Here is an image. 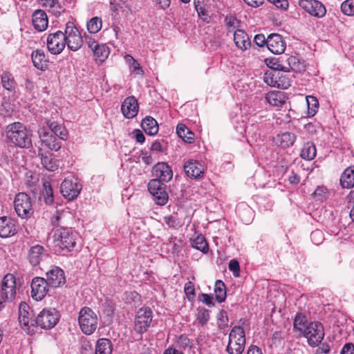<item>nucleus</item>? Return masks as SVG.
Segmentation results:
<instances>
[{
  "label": "nucleus",
  "mask_w": 354,
  "mask_h": 354,
  "mask_svg": "<svg viewBox=\"0 0 354 354\" xmlns=\"http://www.w3.org/2000/svg\"><path fill=\"white\" fill-rule=\"evenodd\" d=\"M6 133L7 138L17 147L29 148L32 145L31 131L20 122L8 124Z\"/></svg>",
  "instance_id": "obj_1"
},
{
  "label": "nucleus",
  "mask_w": 354,
  "mask_h": 354,
  "mask_svg": "<svg viewBox=\"0 0 354 354\" xmlns=\"http://www.w3.org/2000/svg\"><path fill=\"white\" fill-rule=\"evenodd\" d=\"M53 246L61 250L71 251L76 244V234L66 227L56 229L51 236Z\"/></svg>",
  "instance_id": "obj_2"
},
{
  "label": "nucleus",
  "mask_w": 354,
  "mask_h": 354,
  "mask_svg": "<svg viewBox=\"0 0 354 354\" xmlns=\"http://www.w3.org/2000/svg\"><path fill=\"white\" fill-rule=\"evenodd\" d=\"M245 346V335L241 326H234L229 334V341L226 347L228 354H242Z\"/></svg>",
  "instance_id": "obj_3"
},
{
  "label": "nucleus",
  "mask_w": 354,
  "mask_h": 354,
  "mask_svg": "<svg viewBox=\"0 0 354 354\" xmlns=\"http://www.w3.org/2000/svg\"><path fill=\"white\" fill-rule=\"evenodd\" d=\"M78 323L83 333L87 335H91L97 327V316L90 308L84 307L79 313Z\"/></svg>",
  "instance_id": "obj_4"
},
{
  "label": "nucleus",
  "mask_w": 354,
  "mask_h": 354,
  "mask_svg": "<svg viewBox=\"0 0 354 354\" xmlns=\"http://www.w3.org/2000/svg\"><path fill=\"white\" fill-rule=\"evenodd\" d=\"M14 206L17 214L23 218L30 217L33 213L31 198L24 192L16 195Z\"/></svg>",
  "instance_id": "obj_5"
},
{
  "label": "nucleus",
  "mask_w": 354,
  "mask_h": 354,
  "mask_svg": "<svg viewBox=\"0 0 354 354\" xmlns=\"http://www.w3.org/2000/svg\"><path fill=\"white\" fill-rule=\"evenodd\" d=\"M59 319V315L56 309H44L37 316L35 324L44 329H50L57 324Z\"/></svg>",
  "instance_id": "obj_6"
},
{
  "label": "nucleus",
  "mask_w": 354,
  "mask_h": 354,
  "mask_svg": "<svg viewBox=\"0 0 354 354\" xmlns=\"http://www.w3.org/2000/svg\"><path fill=\"white\" fill-rule=\"evenodd\" d=\"M64 33L66 45L70 50L76 51L82 46V35L73 22L69 21L66 24Z\"/></svg>",
  "instance_id": "obj_7"
},
{
  "label": "nucleus",
  "mask_w": 354,
  "mask_h": 354,
  "mask_svg": "<svg viewBox=\"0 0 354 354\" xmlns=\"http://www.w3.org/2000/svg\"><path fill=\"white\" fill-rule=\"evenodd\" d=\"M165 189V183L158 179H152L148 183V190L154 197L156 203L159 205H165L168 201V194Z\"/></svg>",
  "instance_id": "obj_8"
},
{
  "label": "nucleus",
  "mask_w": 354,
  "mask_h": 354,
  "mask_svg": "<svg viewBox=\"0 0 354 354\" xmlns=\"http://www.w3.org/2000/svg\"><path fill=\"white\" fill-rule=\"evenodd\" d=\"M304 335L310 346H317L324 339V327L320 322H310L306 328Z\"/></svg>",
  "instance_id": "obj_9"
},
{
  "label": "nucleus",
  "mask_w": 354,
  "mask_h": 354,
  "mask_svg": "<svg viewBox=\"0 0 354 354\" xmlns=\"http://www.w3.org/2000/svg\"><path fill=\"white\" fill-rule=\"evenodd\" d=\"M66 45L64 32L58 30L50 33L47 37V48L53 55L61 53Z\"/></svg>",
  "instance_id": "obj_10"
},
{
  "label": "nucleus",
  "mask_w": 354,
  "mask_h": 354,
  "mask_svg": "<svg viewBox=\"0 0 354 354\" xmlns=\"http://www.w3.org/2000/svg\"><path fill=\"white\" fill-rule=\"evenodd\" d=\"M152 321V311L150 308L145 307L138 310L135 319V330L138 333L147 330Z\"/></svg>",
  "instance_id": "obj_11"
},
{
  "label": "nucleus",
  "mask_w": 354,
  "mask_h": 354,
  "mask_svg": "<svg viewBox=\"0 0 354 354\" xmlns=\"http://www.w3.org/2000/svg\"><path fill=\"white\" fill-rule=\"evenodd\" d=\"M299 6L311 16L322 18L326 15L324 5L317 0H299Z\"/></svg>",
  "instance_id": "obj_12"
},
{
  "label": "nucleus",
  "mask_w": 354,
  "mask_h": 354,
  "mask_svg": "<svg viewBox=\"0 0 354 354\" xmlns=\"http://www.w3.org/2000/svg\"><path fill=\"white\" fill-rule=\"evenodd\" d=\"M33 312L25 302H21L19 306V322L24 330H30L35 326V319H33Z\"/></svg>",
  "instance_id": "obj_13"
},
{
  "label": "nucleus",
  "mask_w": 354,
  "mask_h": 354,
  "mask_svg": "<svg viewBox=\"0 0 354 354\" xmlns=\"http://www.w3.org/2000/svg\"><path fill=\"white\" fill-rule=\"evenodd\" d=\"M48 282L42 277H35L31 282V296L36 301L41 300L48 291Z\"/></svg>",
  "instance_id": "obj_14"
},
{
  "label": "nucleus",
  "mask_w": 354,
  "mask_h": 354,
  "mask_svg": "<svg viewBox=\"0 0 354 354\" xmlns=\"http://www.w3.org/2000/svg\"><path fill=\"white\" fill-rule=\"evenodd\" d=\"M8 301L13 300L16 295V279L12 274H7L1 282V294Z\"/></svg>",
  "instance_id": "obj_15"
},
{
  "label": "nucleus",
  "mask_w": 354,
  "mask_h": 354,
  "mask_svg": "<svg viewBox=\"0 0 354 354\" xmlns=\"http://www.w3.org/2000/svg\"><path fill=\"white\" fill-rule=\"evenodd\" d=\"M82 189V185L72 180L65 179L61 184L60 192L68 200L76 198Z\"/></svg>",
  "instance_id": "obj_16"
},
{
  "label": "nucleus",
  "mask_w": 354,
  "mask_h": 354,
  "mask_svg": "<svg viewBox=\"0 0 354 354\" xmlns=\"http://www.w3.org/2000/svg\"><path fill=\"white\" fill-rule=\"evenodd\" d=\"M48 257L47 250L41 245H35L30 248L28 252V259L32 266H36L41 261Z\"/></svg>",
  "instance_id": "obj_17"
},
{
  "label": "nucleus",
  "mask_w": 354,
  "mask_h": 354,
  "mask_svg": "<svg viewBox=\"0 0 354 354\" xmlns=\"http://www.w3.org/2000/svg\"><path fill=\"white\" fill-rule=\"evenodd\" d=\"M153 175L160 182L167 183L173 176L171 167L165 162H158L153 167Z\"/></svg>",
  "instance_id": "obj_18"
},
{
  "label": "nucleus",
  "mask_w": 354,
  "mask_h": 354,
  "mask_svg": "<svg viewBox=\"0 0 354 354\" xmlns=\"http://www.w3.org/2000/svg\"><path fill=\"white\" fill-rule=\"evenodd\" d=\"M39 138L41 142L50 150L57 151L62 147V140L50 132L44 130L39 131Z\"/></svg>",
  "instance_id": "obj_19"
},
{
  "label": "nucleus",
  "mask_w": 354,
  "mask_h": 354,
  "mask_svg": "<svg viewBox=\"0 0 354 354\" xmlns=\"http://www.w3.org/2000/svg\"><path fill=\"white\" fill-rule=\"evenodd\" d=\"M268 50L274 54H281L286 49V44L279 34L270 35L266 40Z\"/></svg>",
  "instance_id": "obj_20"
},
{
  "label": "nucleus",
  "mask_w": 354,
  "mask_h": 354,
  "mask_svg": "<svg viewBox=\"0 0 354 354\" xmlns=\"http://www.w3.org/2000/svg\"><path fill=\"white\" fill-rule=\"evenodd\" d=\"M138 103L134 96L127 97L122 104L121 111L123 115L129 119L133 118L138 113Z\"/></svg>",
  "instance_id": "obj_21"
},
{
  "label": "nucleus",
  "mask_w": 354,
  "mask_h": 354,
  "mask_svg": "<svg viewBox=\"0 0 354 354\" xmlns=\"http://www.w3.org/2000/svg\"><path fill=\"white\" fill-rule=\"evenodd\" d=\"M17 232L16 222L7 216L0 217V236L8 237L15 235Z\"/></svg>",
  "instance_id": "obj_22"
},
{
  "label": "nucleus",
  "mask_w": 354,
  "mask_h": 354,
  "mask_svg": "<svg viewBox=\"0 0 354 354\" xmlns=\"http://www.w3.org/2000/svg\"><path fill=\"white\" fill-rule=\"evenodd\" d=\"M186 175L192 178L197 179L203 176V166L197 160H189L184 165Z\"/></svg>",
  "instance_id": "obj_23"
},
{
  "label": "nucleus",
  "mask_w": 354,
  "mask_h": 354,
  "mask_svg": "<svg viewBox=\"0 0 354 354\" xmlns=\"http://www.w3.org/2000/svg\"><path fill=\"white\" fill-rule=\"evenodd\" d=\"M47 281L53 287H58L65 283L64 271L58 268L54 267L46 272Z\"/></svg>",
  "instance_id": "obj_24"
},
{
  "label": "nucleus",
  "mask_w": 354,
  "mask_h": 354,
  "mask_svg": "<svg viewBox=\"0 0 354 354\" xmlns=\"http://www.w3.org/2000/svg\"><path fill=\"white\" fill-rule=\"evenodd\" d=\"M296 138L297 136L295 133L286 131L277 134L273 140L277 146L286 149L293 146Z\"/></svg>",
  "instance_id": "obj_25"
},
{
  "label": "nucleus",
  "mask_w": 354,
  "mask_h": 354,
  "mask_svg": "<svg viewBox=\"0 0 354 354\" xmlns=\"http://www.w3.org/2000/svg\"><path fill=\"white\" fill-rule=\"evenodd\" d=\"M48 18L46 12L41 10L35 11L32 15V24L38 31H44L48 27Z\"/></svg>",
  "instance_id": "obj_26"
},
{
  "label": "nucleus",
  "mask_w": 354,
  "mask_h": 354,
  "mask_svg": "<svg viewBox=\"0 0 354 354\" xmlns=\"http://www.w3.org/2000/svg\"><path fill=\"white\" fill-rule=\"evenodd\" d=\"M46 124L50 129L51 133L59 138V140H67L68 137V132L63 124H59L55 121H48Z\"/></svg>",
  "instance_id": "obj_27"
},
{
  "label": "nucleus",
  "mask_w": 354,
  "mask_h": 354,
  "mask_svg": "<svg viewBox=\"0 0 354 354\" xmlns=\"http://www.w3.org/2000/svg\"><path fill=\"white\" fill-rule=\"evenodd\" d=\"M234 41L237 48L241 50L248 48L250 45V39L246 32L242 30H236L234 33Z\"/></svg>",
  "instance_id": "obj_28"
},
{
  "label": "nucleus",
  "mask_w": 354,
  "mask_h": 354,
  "mask_svg": "<svg viewBox=\"0 0 354 354\" xmlns=\"http://www.w3.org/2000/svg\"><path fill=\"white\" fill-rule=\"evenodd\" d=\"M32 61L35 67L45 71L48 66V59L42 50L37 49L32 53Z\"/></svg>",
  "instance_id": "obj_29"
},
{
  "label": "nucleus",
  "mask_w": 354,
  "mask_h": 354,
  "mask_svg": "<svg viewBox=\"0 0 354 354\" xmlns=\"http://www.w3.org/2000/svg\"><path fill=\"white\" fill-rule=\"evenodd\" d=\"M266 100L270 104L280 107L286 102V96L282 91H274L266 94Z\"/></svg>",
  "instance_id": "obj_30"
},
{
  "label": "nucleus",
  "mask_w": 354,
  "mask_h": 354,
  "mask_svg": "<svg viewBox=\"0 0 354 354\" xmlns=\"http://www.w3.org/2000/svg\"><path fill=\"white\" fill-rule=\"evenodd\" d=\"M340 184L343 188L350 189L354 187V166L344 171L340 178Z\"/></svg>",
  "instance_id": "obj_31"
},
{
  "label": "nucleus",
  "mask_w": 354,
  "mask_h": 354,
  "mask_svg": "<svg viewBox=\"0 0 354 354\" xmlns=\"http://www.w3.org/2000/svg\"><path fill=\"white\" fill-rule=\"evenodd\" d=\"M141 127L145 132L150 136L157 134L158 131V125L155 119L151 116H147L141 123Z\"/></svg>",
  "instance_id": "obj_32"
},
{
  "label": "nucleus",
  "mask_w": 354,
  "mask_h": 354,
  "mask_svg": "<svg viewBox=\"0 0 354 354\" xmlns=\"http://www.w3.org/2000/svg\"><path fill=\"white\" fill-rule=\"evenodd\" d=\"M93 53L95 62L99 64L104 62L109 55V49L105 44H100L95 46Z\"/></svg>",
  "instance_id": "obj_33"
},
{
  "label": "nucleus",
  "mask_w": 354,
  "mask_h": 354,
  "mask_svg": "<svg viewBox=\"0 0 354 354\" xmlns=\"http://www.w3.org/2000/svg\"><path fill=\"white\" fill-rule=\"evenodd\" d=\"M112 344L106 338H101L97 340L95 354H111Z\"/></svg>",
  "instance_id": "obj_34"
},
{
  "label": "nucleus",
  "mask_w": 354,
  "mask_h": 354,
  "mask_svg": "<svg viewBox=\"0 0 354 354\" xmlns=\"http://www.w3.org/2000/svg\"><path fill=\"white\" fill-rule=\"evenodd\" d=\"M41 156V162L43 167L48 171H55L59 167L57 160L52 157L51 155L39 153Z\"/></svg>",
  "instance_id": "obj_35"
},
{
  "label": "nucleus",
  "mask_w": 354,
  "mask_h": 354,
  "mask_svg": "<svg viewBox=\"0 0 354 354\" xmlns=\"http://www.w3.org/2000/svg\"><path fill=\"white\" fill-rule=\"evenodd\" d=\"M316 156V147L313 142H308L303 145L300 156L305 160H313Z\"/></svg>",
  "instance_id": "obj_36"
},
{
  "label": "nucleus",
  "mask_w": 354,
  "mask_h": 354,
  "mask_svg": "<svg viewBox=\"0 0 354 354\" xmlns=\"http://www.w3.org/2000/svg\"><path fill=\"white\" fill-rule=\"evenodd\" d=\"M176 133L185 142L191 143L194 140V133L183 124L177 125Z\"/></svg>",
  "instance_id": "obj_37"
},
{
  "label": "nucleus",
  "mask_w": 354,
  "mask_h": 354,
  "mask_svg": "<svg viewBox=\"0 0 354 354\" xmlns=\"http://www.w3.org/2000/svg\"><path fill=\"white\" fill-rule=\"evenodd\" d=\"M214 294L216 300L221 303L226 298V288L225 283L221 280H216L214 284Z\"/></svg>",
  "instance_id": "obj_38"
},
{
  "label": "nucleus",
  "mask_w": 354,
  "mask_h": 354,
  "mask_svg": "<svg viewBox=\"0 0 354 354\" xmlns=\"http://www.w3.org/2000/svg\"><path fill=\"white\" fill-rule=\"evenodd\" d=\"M42 196L46 205H52L54 202L53 192L50 182L43 183Z\"/></svg>",
  "instance_id": "obj_39"
},
{
  "label": "nucleus",
  "mask_w": 354,
  "mask_h": 354,
  "mask_svg": "<svg viewBox=\"0 0 354 354\" xmlns=\"http://www.w3.org/2000/svg\"><path fill=\"white\" fill-rule=\"evenodd\" d=\"M264 82L269 86L281 88L282 89H286L290 86V82L289 81H286L283 83L278 82L276 78L274 79L273 76H271V74L268 73L265 74Z\"/></svg>",
  "instance_id": "obj_40"
},
{
  "label": "nucleus",
  "mask_w": 354,
  "mask_h": 354,
  "mask_svg": "<svg viewBox=\"0 0 354 354\" xmlns=\"http://www.w3.org/2000/svg\"><path fill=\"white\" fill-rule=\"evenodd\" d=\"M306 102L308 105V115L310 117L314 116L318 110V100L316 97L309 95L306 97Z\"/></svg>",
  "instance_id": "obj_41"
},
{
  "label": "nucleus",
  "mask_w": 354,
  "mask_h": 354,
  "mask_svg": "<svg viewBox=\"0 0 354 354\" xmlns=\"http://www.w3.org/2000/svg\"><path fill=\"white\" fill-rule=\"evenodd\" d=\"M306 323L307 320L306 317L301 314H298L294 320V328L304 334L308 326L306 325Z\"/></svg>",
  "instance_id": "obj_42"
},
{
  "label": "nucleus",
  "mask_w": 354,
  "mask_h": 354,
  "mask_svg": "<svg viewBox=\"0 0 354 354\" xmlns=\"http://www.w3.org/2000/svg\"><path fill=\"white\" fill-rule=\"evenodd\" d=\"M176 348L178 349H190L192 346V341L185 335H180L175 342Z\"/></svg>",
  "instance_id": "obj_43"
},
{
  "label": "nucleus",
  "mask_w": 354,
  "mask_h": 354,
  "mask_svg": "<svg viewBox=\"0 0 354 354\" xmlns=\"http://www.w3.org/2000/svg\"><path fill=\"white\" fill-rule=\"evenodd\" d=\"M192 246L204 253L208 251V244L203 236H198L194 239L192 241Z\"/></svg>",
  "instance_id": "obj_44"
},
{
  "label": "nucleus",
  "mask_w": 354,
  "mask_h": 354,
  "mask_svg": "<svg viewBox=\"0 0 354 354\" xmlns=\"http://www.w3.org/2000/svg\"><path fill=\"white\" fill-rule=\"evenodd\" d=\"M102 28V20L97 17H93L87 23V29L90 33H96Z\"/></svg>",
  "instance_id": "obj_45"
},
{
  "label": "nucleus",
  "mask_w": 354,
  "mask_h": 354,
  "mask_svg": "<svg viewBox=\"0 0 354 354\" xmlns=\"http://www.w3.org/2000/svg\"><path fill=\"white\" fill-rule=\"evenodd\" d=\"M124 59L127 63L129 65L132 71L136 74H141L143 73L140 64L130 55H126Z\"/></svg>",
  "instance_id": "obj_46"
},
{
  "label": "nucleus",
  "mask_w": 354,
  "mask_h": 354,
  "mask_svg": "<svg viewBox=\"0 0 354 354\" xmlns=\"http://www.w3.org/2000/svg\"><path fill=\"white\" fill-rule=\"evenodd\" d=\"M342 12L347 16H354V0H346L341 4Z\"/></svg>",
  "instance_id": "obj_47"
},
{
  "label": "nucleus",
  "mask_w": 354,
  "mask_h": 354,
  "mask_svg": "<svg viewBox=\"0 0 354 354\" xmlns=\"http://www.w3.org/2000/svg\"><path fill=\"white\" fill-rule=\"evenodd\" d=\"M1 83L6 89L8 91L12 90L14 88L15 81L12 75L8 73H4L1 76Z\"/></svg>",
  "instance_id": "obj_48"
},
{
  "label": "nucleus",
  "mask_w": 354,
  "mask_h": 354,
  "mask_svg": "<svg viewBox=\"0 0 354 354\" xmlns=\"http://www.w3.org/2000/svg\"><path fill=\"white\" fill-rule=\"evenodd\" d=\"M209 319V310L202 308L198 309L197 320L202 325H205Z\"/></svg>",
  "instance_id": "obj_49"
},
{
  "label": "nucleus",
  "mask_w": 354,
  "mask_h": 354,
  "mask_svg": "<svg viewBox=\"0 0 354 354\" xmlns=\"http://www.w3.org/2000/svg\"><path fill=\"white\" fill-rule=\"evenodd\" d=\"M327 189L325 187H317L313 193V196L319 201H322L327 197Z\"/></svg>",
  "instance_id": "obj_50"
},
{
  "label": "nucleus",
  "mask_w": 354,
  "mask_h": 354,
  "mask_svg": "<svg viewBox=\"0 0 354 354\" xmlns=\"http://www.w3.org/2000/svg\"><path fill=\"white\" fill-rule=\"evenodd\" d=\"M184 290L189 300L195 297L194 285L192 281H188L185 284Z\"/></svg>",
  "instance_id": "obj_51"
},
{
  "label": "nucleus",
  "mask_w": 354,
  "mask_h": 354,
  "mask_svg": "<svg viewBox=\"0 0 354 354\" xmlns=\"http://www.w3.org/2000/svg\"><path fill=\"white\" fill-rule=\"evenodd\" d=\"M163 221L169 227L176 228L180 226L179 221L176 216L171 215L166 216L163 218Z\"/></svg>",
  "instance_id": "obj_52"
},
{
  "label": "nucleus",
  "mask_w": 354,
  "mask_h": 354,
  "mask_svg": "<svg viewBox=\"0 0 354 354\" xmlns=\"http://www.w3.org/2000/svg\"><path fill=\"white\" fill-rule=\"evenodd\" d=\"M348 207H351L350 217L354 222V190H352L348 195Z\"/></svg>",
  "instance_id": "obj_53"
},
{
  "label": "nucleus",
  "mask_w": 354,
  "mask_h": 354,
  "mask_svg": "<svg viewBox=\"0 0 354 354\" xmlns=\"http://www.w3.org/2000/svg\"><path fill=\"white\" fill-rule=\"evenodd\" d=\"M269 2L275 5L276 7L286 10L288 8V2L287 0H268Z\"/></svg>",
  "instance_id": "obj_54"
},
{
  "label": "nucleus",
  "mask_w": 354,
  "mask_h": 354,
  "mask_svg": "<svg viewBox=\"0 0 354 354\" xmlns=\"http://www.w3.org/2000/svg\"><path fill=\"white\" fill-rule=\"evenodd\" d=\"M199 299L209 306L214 305L212 302L213 297L211 295L203 293L199 295Z\"/></svg>",
  "instance_id": "obj_55"
},
{
  "label": "nucleus",
  "mask_w": 354,
  "mask_h": 354,
  "mask_svg": "<svg viewBox=\"0 0 354 354\" xmlns=\"http://www.w3.org/2000/svg\"><path fill=\"white\" fill-rule=\"evenodd\" d=\"M228 267L229 270L233 272L235 276H238V273L239 272V263L236 260H231L229 263Z\"/></svg>",
  "instance_id": "obj_56"
},
{
  "label": "nucleus",
  "mask_w": 354,
  "mask_h": 354,
  "mask_svg": "<svg viewBox=\"0 0 354 354\" xmlns=\"http://www.w3.org/2000/svg\"><path fill=\"white\" fill-rule=\"evenodd\" d=\"M133 134L137 142L142 144L145 142V137L140 130L135 129Z\"/></svg>",
  "instance_id": "obj_57"
},
{
  "label": "nucleus",
  "mask_w": 354,
  "mask_h": 354,
  "mask_svg": "<svg viewBox=\"0 0 354 354\" xmlns=\"http://www.w3.org/2000/svg\"><path fill=\"white\" fill-rule=\"evenodd\" d=\"M266 40L265 36L263 34H258L255 35L254 41L258 46H263L266 44Z\"/></svg>",
  "instance_id": "obj_58"
},
{
  "label": "nucleus",
  "mask_w": 354,
  "mask_h": 354,
  "mask_svg": "<svg viewBox=\"0 0 354 354\" xmlns=\"http://www.w3.org/2000/svg\"><path fill=\"white\" fill-rule=\"evenodd\" d=\"M39 3L42 7L44 8H53L58 3L57 0H39Z\"/></svg>",
  "instance_id": "obj_59"
},
{
  "label": "nucleus",
  "mask_w": 354,
  "mask_h": 354,
  "mask_svg": "<svg viewBox=\"0 0 354 354\" xmlns=\"http://www.w3.org/2000/svg\"><path fill=\"white\" fill-rule=\"evenodd\" d=\"M248 6L252 8H258L261 6L263 3L264 0H243Z\"/></svg>",
  "instance_id": "obj_60"
},
{
  "label": "nucleus",
  "mask_w": 354,
  "mask_h": 354,
  "mask_svg": "<svg viewBox=\"0 0 354 354\" xmlns=\"http://www.w3.org/2000/svg\"><path fill=\"white\" fill-rule=\"evenodd\" d=\"M341 354H354V346L351 344H345Z\"/></svg>",
  "instance_id": "obj_61"
},
{
  "label": "nucleus",
  "mask_w": 354,
  "mask_h": 354,
  "mask_svg": "<svg viewBox=\"0 0 354 354\" xmlns=\"http://www.w3.org/2000/svg\"><path fill=\"white\" fill-rule=\"evenodd\" d=\"M288 180L290 183L297 185L299 183L300 178L297 174L292 171L291 174L288 177Z\"/></svg>",
  "instance_id": "obj_62"
},
{
  "label": "nucleus",
  "mask_w": 354,
  "mask_h": 354,
  "mask_svg": "<svg viewBox=\"0 0 354 354\" xmlns=\"http://www.w3.org/2000/svg\"><path fill=\"white\" fill-rule=\"evenodd\" d=\"M156 3L159 6V8L165 10L171 4V0H156Z\"/></svg>",
  "instance_id": "obj_63"
},
{
  "label": "nucleus",
  "mask_w": 354,
  "mask_h": 354,
  "mask_svg": "<svg viewBox=\"0 0 354 354\" xmlns=\"http://www.w3.org/2000/svg\"><path fill=\"white\" fill-rule=\"evenodd\" d=\"M247 354H262V352L258 346L252 345L248 348Z\"/></svg>",
  "instance_id": "obj_64"
}]
</instances>
